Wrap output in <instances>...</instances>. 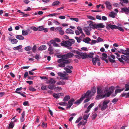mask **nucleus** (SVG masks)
Listing matches in <instances>:
<instances>
[{"label": "nucleus", "instance_id": "f257e3e1", "mask_svg": "<svg viewBox=\"0 0 129 129\" xmlns=\"http://www.w3.org/2000/svg\"><path fill=\"white\" fill-rule=\"evenodd\" d=\"M96 92L95 89H93L91 90H88L86 93L83 94L79 100H78L74 102L75 104L78 105L85 98L86 99L84 101V103L88 102L91 99V97Z\"/></svg>", "mask_w": 129, "mask_h": 129}, {"label": "nucleus", "instance_id": "f03ea898", "mask_svg": "<svg viewBox=\"0 0 129 129\" xmlns=\"http://www.w3.org/2000/svg\"><path fill=\"white\" fill-rule=\"evenodd\" d=\"M75 42L74 40L69 39L68 41H63L60 43L61 45L62 46L65 47L69 49H71L72 48L69 46H71Z\"/></svg>", "mask_w": 129, "mask_h": 129}, {"label": "nucleus", "instance_id": "7ed1b4c3", "mask_svg": "<svg viewBox=\"0 0 129 129\" xmlns=\"http://www.w3.org/2000/svg\"><path fill=\"white\" fill-rule=\"evenodd\" d=\"M114 90V87L111 86V87L109 88V91L104 94V97H109L111 94L113 92Z\"/></svg>", "mask_w": 129, "mask_h": 129}, {"label": "nucleus", "instance_id": "20e7f679", "mask_svg": "<svg viewBox=\"0 0 129 129\" xmlns=\"http://www.w3.org/2000/svg\"><path fill=\"white\" fill-rule=\"evenodd\" d=\"M110 102L109 100H106L104 101L103 103V106L101 108V110L103 111L106 109L108 107L107 104Z\"/></svg>", "mask_w": 129, "mask_h": 129}, {"label": "nucleus", "instance_id": "39448f33", "mask_svg": "<svg viewBox=\"0 0 129 129\" xmlns=\"http://www.w3.org/2000/svg\"><path fill=\"white\" fill-rule=\"evenodd\" d=\"M118 59L121 62H123V60L127 61L128 60H129V56H126L124 55H122L121 56V57L118 58Z\"/></svg>", "mask_w": 129, "mask_h": 129}, {"label": "nucleus", "instance_id": "423d86ee", "mask_svg": "<svg viewBox=\"0 0 129 129\" xmlns=\"http://www.w3.org/2000/svg\"><path fill=\"white\" fill-rule=\"evenodd\" d=\"M76 54L80 55L81 58L84 59L87 58V55L86 53L81 52L79 51H77L76 52Z\"/></svg>", "mask_w": 129, "mask_h": 129}, {"label": "nucleus", "instance_id": "0eeeda50", "mask_svg": "<svg viewBox=\"0 0 129 129\" xmlns=\"http://www.w3.org/2000/svg\"><path fill=\"white\" fill-rule=\"evenodd\" d=\"M84 30L87 35H90V32L91 30V29L90 26H87L84 27Z\"/></svg>", "mask_w": 129, "mask_h": 129}, {"label": "nucleus", "instance_id": "6e6552de", "mask_svg": "<svg viewBox=\"0 0 129 129\" xmlns=\"http://www.w3.org/2000/svg\"><path fill=\"white\" fill-rule=\"evenodd\" d=\"M57 62L59 63H63L66 64H69L70 63V61L68 60L64 59L63 58H61L57 60Z\"/></svg>", "mask_w": 129, "mask_h": 129}, {"label": "nucleus", "instance_id": "1a4fd4ad", "mask_svg": "<svg viewBox=\"0 0 129 129\" xmlns=\"http://www.w3.org/2000/svg\"><path fill=\"white\" fill-rule=\"evenodd\" d=\"M73 68V67L71 66H67L64 68V69L66 71L67 73H70L72 72L71 70Z\"/></svg>", "mask_w": 129, "mask_h": 129}, {"label": "nucleus", "instance_id": "9d476101", "mask_svg": "<svg viewBox=\"0 0 129 129\" xmlns=\"http://www.w3.org/2000/svg\"><path fill=\"white\" fill-rule=\"evenodd\" d=\"M58 75L61 77V78L63 80H68V78L66 76V74H63L60 72H59L57 73Z\"/></svg>", "mask_w": 129, "mask_h": 129}, {"label": "nucleus", "instance_id": "9b49d317", "mask_svg": "<svg viewBox=\"0 0 129 129\" xmlns=\"http://www.w3.org/2000/svg\"><path fill=\"white\" fill-rule=\"evenodd\" d=\"M31 31L29 29L27 30H23L22 31V35L23 36H26L28 34L31 33Z\"/></svg>", "mask_w": 129, "mask_h": 129}, {"label": "nucleus", "instance_id": "f8f14e48", "mask_svg": "<svg viewBox=\"0 0 129 129\" xmlns=\"http://www.w3.org/2000/svg\"><path fill=\"white\" fill-rule=\"evenodd\" d=\"M108 59L109 61L111 63H114L115 61V57L114 55H112L108 57Z\"/></svg>", "mask_w": 129, "mask_h": 129}, {"label": "nucleus", "instance_id": "ddd939ff", "mask_svg": "<svg viewBox=\"0 0 129 129\" xmlns=\"http://www.w3.org/2000/svg\"><path fill=\"white\" fill-rule=\"evenodd\" d=\"M89 22H90L89 26L91 28H91L93 29L96 28V24L92 21H89Z\"/></svg>", "mask_w": 129, "mask_h": 129}, {"label": "nucleus", "instance_id": "4468645a", "mask_svg": "<svg viewBox=\"0 0 129 129\" xmlns=\"http://www.w3.org/2000/svg\"><path fill=\"white\" fill-rule=\"evenodd\" d=\"M99 56L96 55L94 58H92V62L93 64L95 65L96 64V62L99 61Z\"/></svg>", "mask_w": 129, "mask_h": 129}, {"label": "nucleus", "instance_id": "2eb2a0df", "mask_svg": "<svg viewBox=\"0 0 129 129\" xmlns=\"http://www.w3.org/2000/svg\"><path fill=\"white\" fill-rule=\"evenodd\" d=\"M75 101L74 99L72 98L70 99L68 102V105L67 106V108H70L72 106L73 103Z\"/></svg>", "mask_w": 129, "mask_h": 129}, {"label": "nucleus", "instance_id": "dca6fc26", "mask_svg": "<svg viewBox=\"0 0 129 129\" xmlns=\"http://www.w3.org/2000/svg\"><path fill=\"white\" fill-rule=\"evenodd\" d=\"M117 26L113 25L108 24L106 26V28L108 29H109L110 28L112 29H116Z\"/></svg>", "mask_w": 129, "mask_h": 129}, {"label": "nucleus", "instance_id": "f3484780", "mask_svg": "<svg viewBox=\"0 0 129 129\" xmlns=\"http://www.w3.org/2000/svg\"><path fill=\"white\" fill-rule=\"evenodd\" d=\"M106 8L109 10H110L112 8V6L111 3L107 1L105 3Z\"/></svg>", "mask_w": 129, "mask_h": 129}, {"label": "nucleus", "instance_id": "a211bd4d", "mask_svg": "<svg viewBox=\"0 0 129 129\" xmlns=\"http://www.w3.org/2000/svg\"><path fill=\"white\" fill-rule=\"evenodd\" d=\"M56 82V81L54 80L53 79L51 78L50 80L47 81V84H51L52 85H54L55 83Z\"/></svg>", "mask_w": 129, "mask_h": 129}, {"label": "nucleus", "instance_id": "6ab92c4d", "mask_svg": "<svg viewBox=\"0 0 129 129\" xmlns=\"http://www.w3.org/2000/svg\"><path fill=\"white\" fill-rule=\"evenodd\" d=\"M94 103H92L90 104L87 108V110L85 111V113H88L89 112L91 108L94 106Z\"/></svg>", "mask_w": 129, "mask_h": 129}, {"label": "nucleus", "instance_id": "aec40b11", "mask_svg": "<svg viewBox=\"0 0 129 129\" xmlns=\"http://www.w3.org/2000/svg\"><path fill=\"white\" fill-rule=\"evenodd\" d=\"M94 103H92L90 104L87 108V110L85 111V113H88L89 112L91 108L94 106Z\"/></svg>", "mask_w": 129, "mask_h": 129}, {"label": "nucleus", "instance_id": "412c9836", "mask_svg": "<svg viewBox=\"0 0 129 129\" xmlns=\"http://www.w3.org/2000/svg\"><path fill=\"white\" fill-rule=\"evenodd\" d=\"M104 97V94H98L95 98L96 100H98L100 99H103Z\"/></svg>", "mask_w": 129, "mask_h": 129}, {"label": "nucleus", "instance_id": "4be33fe9", "mask_svg": "<svg viewBox=\"0 0 129 129\" xmlns=\"http://www.w3.org/2000/svg\"><path fill=\"white\" fill-rule=\"evenodd\" d=\"M104 93V90L101 88H97V93L98 94H103Z\"/></svg>", "mask_w": 129, "mask_h": 129}, {"label": "nucleus", "instance_id": "5701e85b", "mask_svg": "<svg viewBox=\"0 0 129 129\" xmlns=\"http://www.w3.org/2000/svg\"><path fill=\"white\" fill-rule=\"evenodd\" d=\"M124 88H123L121 89H116L115 91V93L113 94V96H115L117 93L120 92L121 91L124 90Z\"/></svg>", "mask_w": 129, "mask_h": 129}, {"label": "nucleus", "instance_id": "b1692460", "mask_svg": "<svg viewBox=\"0 0 129 129\" xmlns=\"http://www.w3.org/2000/svg\"><path fill=\"white\" fill-rule=\"evenodd\" d=\"M105 26L103 23H100L96 24V29H99V28H103Z\"/></svg>", "mask_w": 129, "mask_h": 129}, {"label": "nucleus", "instance_id": "393cba45", "mask_svg": "<svg viewBox=\"0 0 129 129\" xmlns=\"http://www.w3.org/2000/svg\"><path fill=\"white\" fill-rule=\"evenodd\" d=\"M66 32L67 33L70 34H73L74 33V31L70 28L67 29L66 31Z\"/></svg>", "mask_w": 129, "mask_h": 129}, {"label": "nucleus", "instance_id": "a878e982", "mask_svg": "<svg viewBox=\"0 0 129 129\" xmlns=\"http://www.w3.org/2000/svg\"><path fill=\"white\" fill-rule=\"evenodd\" d=\"M9 40L11 41L12 44H16L18 42V40L15 39H12L11 38H9Z\"/></svg>", "mask_w": 129, "mask_h": 129}, {"label": "nucleus", "instance_id": "bb28decb", "mask_svg": "<svg viewBox=\"0 0 129 129\" xmlns=\"http://www.w3.org/2000/svg\"><path fill=\"white\" fill-rule=\"evenodd\" d=\"M15 37L16 39L19 40H23L24 39V37L21 35H16Z\"/></svg>", "mask_w": 129, "mask_h": 129}, {"label": "nucleus", "instance_id": "cd10ccee", "mask_svg": "<svg viewBox=\"0 0 129 129\" xmlns=\"http://www.w3.org/2000/svg\"><path fill=\"white\" fill-rule=\"evenodd\" d=\"M25 115V112H23L22 113L21 115V117L20 118V121L21 122H23L24 121V116Z\"/></svg>", "mask_w": 129, "mask_h": 129}, {"label": "nucleus", "instance_id": "c85d7f7f", "mask_svg": "<svg viewBox=\"0 0 129 129\" xmlns=\"http://www.w3.org/2000/svg\"><path fill=\"white\" fill-rule=\"evenodd\" d=\"M47 49L46 46L43 45L40 46L38 48V49L42 51L45 50Z\"/></svg>", "mask_w": 129, "mask_h": 129}, {"label": "nucleus", "instance_id": "c756f323", "mask_svg": "<svg viewBox=\"0 0 129 129\" xmlns=\"http://www.w3.org/2000/svg\"><path fill=\"white\" fill-rule=\"evenodd\" d=\"M91 39L87 37L83 39V41L87 43H89V42L91 41Z\"/></svg>", "mask_w": 129, "mask_h": 129}, {"label": "nucleus", "instance_id": "7c9ffc66", "mask_svg": "<svg viewBox=\"0 0 129 129\" xmlns=\"http://www.w3.org/2000/svg\"><path fill=\"white\" fill-rule=\"evenodd\" d=\"M122 11L124 12L125 14H127L129 13V8L124 7L123 8L121 9Z\"/></svg>", "mask_w": 129, "mask_h": 129}, {"label": "nucleus", "instance_id": "2f4dec72", "mask_svg": "<svg viewBox=\"0 0 129 129\" xmlns=\"http://www.w3.org/2000/svg\"><path fill=\"white\" fill-rule=\"evenodd\" d=\"M59 1H55L52 4V5L53 6H55L58 5L60 4Z\"/></svg>", "mask_w": 129, "mask_h": 129}, {"label": "nucleus", "instance_id": "473e14b6", "mask_svg": "<svg viewBox=\"0 0 129 129\" xmlns=\"http://www.w3.org/2000/svg\"><path fill=\"white\" fill-rule=\"evenodd\" d=\"M65 64H66V63H59L57 66V68H58L59 67L63 68L65 66Z\"/></svg>", "mask_w": 129, "mask_h": 129}, {"label": "nucleus", "instance_id": "72a5a7b5", "mask_svg": "<svg viewBox=\"0 0 129 129\" xmlns=\"http://www.w3.org/2000/svg\"><path fill=\"white\" fill-rule=\"evenodd\" d=\"M22 47V46L19 45L13 48V49L15 50H18L21 49Z\"/></svg>", "mask_w": 129, "mask_h": 129}, {"label": "nucleus", "instance_id": "f704fd0d", "mask_svg": "<svg viewBox=\"0 0 129 129\" xmlns=\"http://www.w3.org/2000/svg\"><path fill=\"white\" fill-rule=\"evenodd\" d=\"M70 99V96L68 95H66L63 99V100L64 102L68 101Z\"/></svg>", "mask_w": 129, "mask_h": 129}, {"label": "nucleus", "instance_id": "c9c22d12", "mask_svg": "<svg viewBox=\"0 0 129 129\" xmlns=\"http://www.w3.org/2000/svg\"><path fill=\"white\" fill-rule=\"evenodd\" d=\"M122 53L126 55L129 56V49L125 50L124 52H122Z\"/></svg>", "mask_w": 129, "mask_h": 129}, {"label": "nucleus", "instance_id": "e433bc0d", "mask_svg": "<svg viewBox=\"0 0 129 129\" xmlns=\"http://www.w3.org/2000/svg\"><path fill=\"white\" fill-rule=\"evenodd\" d=\"M62 30V28L60 26L56 27L55 29V31L57 32H59Z\"/></svg>", "mask_w": 129, "mask_h": 129}, {"label": "nucleus", "instance_id": "4c0bfd02", "mask_svg": "<svg viewBox=\"0 0 129 129\" xmlns=\"http://www.w3.org/2000/svg\"><path fill=\"white\" fill-rule=\"evenodd\" d=\"M89 115V114H87L84 115L83 116V119L87 121V120L88 117Z\"/></svg>", "mask_w": 129, "mask_h": 129}, {"label": "nucleus", "instance_id": "58836bf2", "mask_svg": "<svg viewBox=\"0 0 129 129\" xmlns=\"http://www.w3.org/2000/svg\"><path fill=\"white\" fill-rule=\"evenodd\" d=\"M67 54L68 58L72 57L74 56L73 54L71 52L68 53Z\"/></svg>", "mask_w": 129, "mask_h": 129}, {"label": "nucleus", "instance_id": "ea45409f", "mask_svg": "<svg viewBox=\"0 0 129 129\" xmlns=\"http://www.w3.org/2000/svg\"><path fill=\"white\" fill-rule=\"evenodd\" d=\"M116 15V14L114 12H111L110 14L109 15V16L113 18L115 17Z\"/></svg>", "mask_w": 129, "mask_h": 129}, {"label": "nucleus", "instance_id": "a19ab883", "mask_svg": "<svg viewBox=\"0 0 129 129\" xmlns=\"http://www.w3.org/2000/svg\"><path fill=\"white\" fill-rule=\"evenodd\" d=\"M24 49L26 51H29L31 50L32 48L30 46H27L25 47L24 48Z\"/></svg>", "mask_w": 129, "mask_h": 129}, {"label": "nucleus", "instance_id": "79ce46f5", "mask_svg": "<svg viewBox=\"0 0 129 129\" xmlns=\"http://www.w3.org/2000/svg\"><path fill=\"white\" fill-rule=\"evenodd\" d=\"M60 58H63L64 59H66L68 58L67 54L63 55H60Z\"/></svg>", "mask_w": 129, "mask_h": 129}, {"label": "nucleus", "instance_id": "37998d69", "mask_svg": "<svg viewBox=\"0 0 129 129\" xmlns=\"http://www.w3.org/2000/svg\"><path fill=\"white\" fill-rule=\"evenodd\" d=\"M54 89L55 91L57 92L61 90V88L60 87L58 86L55 88H54Z\"/></svg>", "mask_w": 129, "mask_h": 129}, {"label": "nucleus", "instance_id": "c03bdc74", "mask_svg": "<svg viewBox=\"0 0 129 129\" xmlns=\"http://www.w3.org/2000/svg\"><path fill=\"white\" fill-rule=\"evenodd\" d=\"M44 26H39L37 27L38 29V30L39 31H42L43 30Z\"/></svg>", "mask_w": 129, "mask_h": 129}, {"label": "nucleus", "instance_id": "a18cd8bd", "mask_svg": "<svg viewBox=\"0 0 129 129\" xmlns=\"http://www.w3.org/2000/svg\"><path fill=\"white\" fill-rule=\"evenodd\" d=\"M87 17L88 19L90 20H95V18L92 16H87Z\"/></svg>", "mask_w": 129, "mask_h": 129}, {"label": "nucleus", "instance_id": "49530a36", "mask_svg": "<svg viewBox=\"0 0 129 129\" xmlns=\"http://www.w3.org/2000/svg\"><path fill=\"white\" fill-rule=\"evenodd\" d=\"M42 126L44 128H46L47 127V123H44V122H43L42 124Z\"/></svg>", "mask_w": 129, "mask_h": 129}, {"label": "nucleus", "instance_id": "de8ad7c7", "mask_svg": "<svg viewBox=\"0 0 129 129\" xmlns=\"http://www.w3.org/2000/svg\"><path fill=\"white\" fill-rule=\"evenodd\" d=\"M125 91H127L129 90V84L128 83L125 84Z\"/></svg>", "mask_w": 129, "mask_h": 129}, {"label": "nucleus", "instance_id": "09e8293b", "mask_svg": "<svg viewBox=\"0 0 129 129\" xmlns=\"http://www.w3.org/2000/svg\"><path fill=\"white\" fill-rule=\"evenodd\" d=\"M37 49L36 46V45H34L32 48V51L33 52L35 53Z\"/></svg>", "mask_w": 129, "mask_h": 129}, {"label": "nucleus", "instance_id": "8fccbe9b", "mask_svg": "<svg viewBox=\"0 0 129 129\" xmlns=\"http://www.w3.org/2000/svg\"><path fill=\"white\" fill-rule=\"evenodd\" d=\"M23 105L25 106H29V102L28 101L24 102L23 103Z\"/></svg>", "mask_w": 129, "mask_h": 129}, {"label": "nucleus", "instance_id": "3c124183", "mask_svg": "<svg viewBox=\"0 0 129 129\" xmlns=\"http://www.w3.org/2000/svg\"><path fill=\"white\" fill-rule=\"evenodd\" d=\"M53 96L54 98L56 99L59 98L60 97V95L56 93H54L53 94Z\"/></svg>", "mask_w": 129, "mask_h": 129}, {"label": "nucleus", "instance_id": "603ef678", "mask_svg": "<svg viewBox=\"0 0 129 129\" xmlns=\"http://www.w3.org/2000/svg\"><path fill=\"white\" fill-rule=\"evenodd\" d=\"M70 19L71 20L75 21L76 22H78L79 21V19L78 18H70Z\"/></svg>", "mask_w": 129, "mask_h": 129}, {"label": "nucleus", "instance_id": "864d4df0", "mask_svg": "<svg viewBox=\"0 0 129 129\" xmlns=\"http://www.w3.org/2000/svg\"><path fill=\"white\" fill-rule=\"evenodd\" d=\"M14 124L12 121L10 123L9 125V127L11 128H13L14 126Z\"/></svg>", "mask_w": 129, "mask_h": 129}, {"label": "nucleus", "instance_id": "5fc2aeb1", "mask_svg": "<svg viewBox=\"0 0 129 129\" xmlns=\"http://www.w3.org/2000/svg\"><path fill=\"white\" fill-rule=\"evenodd\" d=\"M40 78H41L42 80H45L46 81H47L48 80V78L46 77H45L44 76H40Z\"/></svg>", "mask_w": 129, "mask_h": 129}, {"label": "nucleus", "instance_id": "6e6d98bb", "mask_svg": "<svg viewBox=\"0 0 129 129\" xmlns=\"http://www.w3.org/2000/svg\"><path fill=\"white\" fill-rule=\"evenodd\" d=\"M82 118V117H79L75 121L76 123H78Z\"/></svg>", "mask_w": 129, "mask_h": 129}, {"label": "nucleus", "instance_id": "4d7b16f0", "mask_svg": "<svg viewBox=\"0 0 129 129\" xmlns=\"http://www.w3.org/2000/svg\"><path fill=\"white\" fill-rule=\"evenodd\" d=\"M116 29H119V30L121 31H124V30L123 28L121 27H120L119 26H117Z\"/></svg>", "mask_w": 129, "mask_h": 129}, {"label": "nucleus", "instance_id": "13d9d810", "mask_svg": "<svg viewBox=\"0 0 129 129\" xmlns=\"http://www.w3.org/2000/svg\"><path fill=\"white\" fill-rule=\"evenodd\" d=\"M86 121H87L86 120L85 121H84L83 120H82L80 122V123L81 125H84L86 123Z\"/></svg>", "mask_w": 129, "mask_h": 129}, {"label": "nucleus", "instance_id": "bf43d9fd", "mask_svg": "<svg viewBox=\"0 0 129 129\" xmlns=\"http://www.w3.org/2000/svg\"><path fill=\"white\" fill-rule=\"evenodd\" d=\"M55 42V43H56V42H60L61 41L60 39L58 38H55L54 39Z\"/></svg>", "mask_w": 129, "mask_h": 129}, {"label": "nucleus", "instance_id": "052dcab7", "mask_svg": "<svg viewBox=\"0 0 129 129\" xmlns=\"http://www.w3.org/2000/svg\"><path fill=\"white\" fill-rule=\"evenodd\" d=\"M29 90L30 91H35L36 90L35 88L33 87H30L29 88Z\"/></svg>", "mask_w": 129, "mask_h": 129}, {"label": "nucleus", "instance_id": "680f3d73", "mask_svg": "<svg viewBox=\"0 0 129 129\" xmlns=\"http://www.w3.org/2000/svg\"><path fill=\"white\" fill-rule=\"evenodd\" d=\"M48 24L49 25H52V22L51 21V19H50L48 20Z\"/></svg>", "mask_w": 129, "mask_h": 129}, {"label": "nucleus", "instance_id": "e2e57ef3", "mask_svg": "<svg viewBox=\"0 0 129 129\" xmlns=\"http://www.w3.org/2000/svg\"><path fill=\"white\" fill-rule=\"evenodd\" d=\"M119 1L122 2H123L125 4H127L129 2L128 0H119Z\"/></svg>", "mask_w": 129, "mask_h": 129}, {"label": "nucleus", "instance_id": "0e129e2a", "mask_svg": "<svg viewBox=\"0 0 129 129\" xmlns=\"http://www.w3.org/2000/svg\"><path fill=\"white\" fill-rule=\"evenodd\" d=\"M35 58L36 59L38 60L41 58V57L40 56V55H39L37 54L35 56Z\"/></svg>", "mask_w": 129, "mask_h": 129}, {"label": "nucleus", "instance_id": "69168bd1", "mask_svg": "<svg viewBox=\"0 0 129 129\" xmlns=\"http://www.w3.org/2000/svg\"><path fill=\"white\" fill-rule=\"evenodd\" d=\"M118 100V99H117L115 98L112 101V102L113 103L115 104Z\"/></svg>", "mask_w": 129, "mask_h": 129}, {"label": "nucleus", "instance_id": "338daca9", "mask_svg": "<svg viewBox=\"0 0 129 129\" xmlns=\"http://www.w3.org/2000/svg\"><path fill=\"white\" fill-rule=\"evenodd\" d=\"M54 86L51 85H49L48 86V88L50 89H54Z\"/></svg>", "mask_w": 129, "mask_h": 129}, {"label": "nucleus", "instance_id": "774afa93", "mask_svg": "<svg viewBox=\"0 0 129 129\" xmlns=\"http://www.w3.org/2000/svg\"><path fill=\"white\" fill-rule=\"evenodd\" d=\"M77 29H78L77 30H78L79 31V32H80V33H82V31L81 28L79 26H78L77 27Z\"/></svg>", "mask_w": 129, "mask_h": 129}]
</instances>
